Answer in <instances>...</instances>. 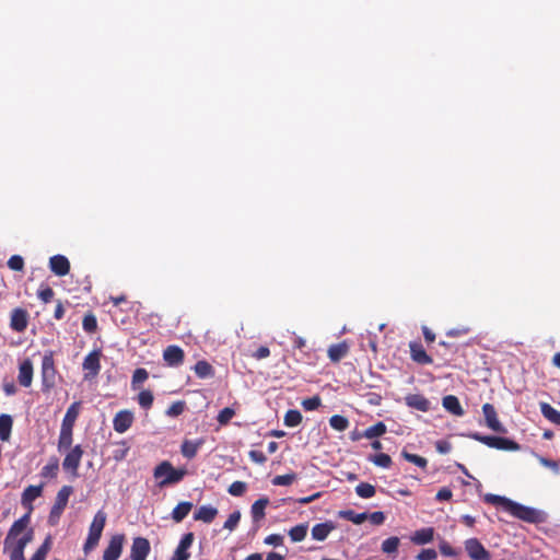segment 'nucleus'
Masks as SVG:
<instances>
[{"instance_id": "nucleus-35", "label": "nucleus", "mask_w": 560, "mask_h": 560, "mask_svg": "<svg viewBox=\"0 0 560 560\" xmlns=\"http://www.w3.org/2000/svg\"><path fill=\"white\" fill-rule=\"evenodd\" d=\"M72 493H73V488L71 486L61 487V489L58 491V493L56 495L54 505L65 510L68 504L69 498Z\"/></svg>"}, {"instance_id": "nucleus-63", "label": "nucleus", "mask_w": 560, "mask_h": 560, "mask_svg": "<svg viewBox=\"0 0 560 560\" xmlns=\"http://www.w3.org/2000/svg\"><path fill=\"white\" fill-rule=\"evenodd\" d=\"M51 547V537L48 536L44 542L40 545V547L36 550L35 555L40 556L42 558L46 559L47 553L49 552Z\"/></svg>"}, {"instance_id": "nucleus-56", "label": "nucleus", "mask_w": 560, "mask_h": 560, "mask_svg": "<svg viewBox=\"0 0 560 560\" xmlns=\"http://www.w3.org/2000/svg\"><path fill=\"white\" fill-rule=\"evenodd\" d=\"M322 404V400L318 396H313V397H310V398H306L302 401V407L307 410V411H312V410H316Z\"/></svg>"}, {"instance_id": "nucleus-41", "label": "nucleus", "mask_w": 560, "mask_h": 560, "mask_svg": "<svg viewBox=\"0 0 560 560\" xmlns=\"http://www.w3.org/2000/svg\"><path fill=\"white\" fill-rule=\"evenodd\" d=\"M138 404L143 409H150L154 401L153 393L150 389H142L138 394Z\"/></svg>"}, {"instance_id": "nucleus-15", "label": "nucleus", "mask_w": 560, "mask_h": 560, "mask_svg": "<svg viewBox=\"0 0 560 560\" xmlns=\"http://www.w3.org/2000/svg\"><path fill=\"white\" fill-rule=\"evenodd\" d=\"M34 366L31 359H24L19 365L18 382L23 387H30L33 382Z\"/></svg>"}, {"instance_id": "nucleus-23", "label": "nucleus", "mask_w": 560, "mask_h": 560, "mask_svg": "<svg viewBox=\"0 0 560 560\" xmlns=\"http://www.w3.org/2000/svg\"><path fill=\"white\" fill-rule=\"evenodd\" d=\"M27 324V312L23 308H15L11 314V328L18 332H22L26 329Z\"/></svg>"}, {"instance_id": "nucleus-52", "label": "nucleus", "mask_w": 560, "mask_h": 560, "mask_svg": "<svg viewBox=\"0 0 560 560\" xmlns=\"http://www.w3.org/2000/svg\"><path fill=\"white\" fill-rule=\"evenodd\" d=\"M246 489V482L237 480L230 485L228 492L233 497H241L245 493Z\"/></svg>"}, {"instance_id": "nucleus-28", "label": "nucleus", "mask_w": 560, "mask_h": 560, "mask_svg": "<svg viewBox=\"0 0 560 560\" xmlns=\"http://www.w3.org/2000/svg\"><path fill=\"white\" fill-rule=\"evenodd\" d=\"M192 503L189 501L179 502L172 511V518L176 523H180L191 511Z\"/></svg>"}, {"instance_id": "nucleus-36", "label": "nucleus", "mask_w": 560, "mask_h": 560, "mask_svg": "<svg viewBox=\"0 0 560 560\" xmlns=\"http://www.w3.org/2000/svg\"><path fill=\"white\" fill-rule=\"evenodd\" d=\"M483 500L489 504L501 506L505 512H508L510 504L512 503L511 499L492 493H487Z\"/></svg>"}, {"instance_id": "nucleus-9", "label": "nucleus", "mask_w": 560, "mask_h": 560, "mask_svg": "<svg viewBox=\"0 0 560 560\" xmlns=\"http://www.w3.org/2000/svg\"><path fill=\"white\" fill-rule=\"evenodd\" d=\"M101 352L98 350H94L90 352L83 361V370L86 371L84 377L85 378H94L101 370L100 363Z\"/></svg>"}, {"instance_id": "nucleus-29", "label": "nucleus", "mask_w": 560, "mask_h": 560, "mask_svg": "<svg viewBox=\"0 0 560 560\" xmlns=\"http://www.w3.org/2000/svg\"><path fill=\"white\" fill-rule=\"evenodd\" d=\"M332 529L331 523H318L312 528V537L318 541L325 540Z\"/></svg>"}, {"instance_id": "nucleus-34", "label": "nucleus", "mask_w": 560, "mask_h": 560, "mask_svg": "<svg viewBox=\"0 0 560 560\" xmlns=\"http://www.w3.org/2000/svg\"><path fill=\"white\" fill-rule=\"evenodd\" d=\"M113 445L115 446V450L113 451V459L115 462L124 460L130 451V445L128 444V442L121 440L113 443Z\"/></svg>"}, {"instance_id": "nucleus-39", "label": "nucleus", "mask_w": 560, "mask_h": 560, "mask_svg": "<svg viewBox=\"0 0 560 560\" xmlns=\"http://www.w3.org/2000/svg\"><path fill=\"white\" fill-rule=\"evenodd\" d=\"M149 378V372L143 368H138L133 371L131 377V388L133 390L140 389L141 384Z\"/></svg>"}, {"instance_id": "nucleus-25", "label": "nucleus", "mask_w": 560, "mask_h": 560, "mask_svg": "<svg viewBox=\"0 0 560 560\" xmlns=\"http://www.w3.org/2000/svg\"><path fill=\"white\" fill-rule=\"evenodd\" d=\"M443 407L452 415L462 417L465 411L459 402V399L454 395H447L442 399Z\"/></svg>"}, {"instance_id": "nucleus-24", "label": "nucleus", "mask_w": 560, "mask_h": 560, "mask_svg": "<svg viewBox=\"0 0 560 560\" xmlns=\"http://www.w3.org/2000/svg\"><path fill=\"white\" fill-rule=\"evenodd\" d=\"M218 515V509L211 505H201L195 513L194 520L210 524Z\"/></svg>"}, {"instance_id": "nucleus-4", "label": "nucleus", "mask_w": 560, "mask_h": 560, "mask_svg": "<svg viewBox=\"0 0 560 560\" xmlns=\"http://www.w3.org/2000/svg\"><path fill=\"white\" fill-rule=\"evenodd\" d=\"M470 439L478 441L488 447L500 450V451H509V452H517L521 450V445L508 438L503 436H494V435H482L478 432L470 433L468 435Z\"/></svg>"}, {"instance_id": "nucleus-26", "label": "nucleus", "mask_w": 560, "mask_h": 560, "mask_svg": "<svg viewBox=\"0 0 560 560\" xmlns=\"http://www.w3.org/2000/svg\"><path fill=\"white\" fill-rule=\"evenodd\" d=\"M434 538V528L433 527H425L416 530L412 536L410 537L411 541L415 545H425L433 540Z\"/></svg>"}, {"instance_id": "nucleus-51", "label": "nucleus", "mask_w": 560, "mask_h": 560, "mask_svg": "<svg viewBox=\"0 0 560 560\" xmlns=\"http://www.w3.org/2000/svg\"><path fill=\"white\" fill-rule=\"evenodd\" d=\"M234 416H235V410L231 407H225L222 410H220V412L217 417V421L221 425H226Z\"/></svg>"}, {"instance_id": "nucleus-40", "label": "nucleus", "mask_w": 560, "mask_h": 560, "mask_svg": "<svg viewBox=\"0 0 560 560\" xmlns=\"http://www.w3.org/2000/svg\"><path fill=\"white\" fill-rule=\"evenodd\" d=\"M59 471L57 458H51L47 465L42 468L40 476L44 478H56Z\"/></svg>"}, {"instance_id": "nucleus-20", "label": "nucleus", "mask_w": 560, "mask_h": 560, "mask_svg": "<svg viewBox=\"0 0 560 560\" xmlns=\"http://www.w3.org/2000/svg\"><path fill=\"white\" fill-rule=\"evenodd\" d=\"M411 359L421 365H428L433 362L432 357L427 353L420 342L412 341L409 343Z\"/></svg>"}, {"instance_id": "nucleus-22", "label": "nucleus", "mask_w": 560, "mask_h": 560, "mask_svg": "<svg viewBox=\"0 0 560 560\" xmlns=\"http://www.w3.org/2000/svg\"><path fill=\"white\" fill-rule=\"evenodd\" d=\"M269 504V499L267 497H262L258 500H256L252 508H250V514L253 522L255 524H259L260 521H262L266 516V508ZM259 527V525H256L255 530Z\"/></svg>"}, {"instance_id": "nucleus-16", "label": "nucleus", "mask_w": 560, "mask_h": 560, "mask_svg": "<svg viewBox=\"0 0 560 560\" xmlns=\"http://www.w3.org/2000/svg\"><path fill=\"white\" fill-rule=\"evenodd\" d=\"M194 538H195L194 533H191V532L186 533L182 537V539L172 557V560H188L190 557L188 549L191 547V545L194 542Z\"/></svg>"}, {"instance_id": "nucleus-19", "label": "nucleus", "mask_w": 560, "mask_h": 560, "mask_svg": "<svg viewBox=\"0 0 560 560\" xmlns=\"http://www.w3.org/2000/svg\"><path fill=\"white\" fill-rule=\"evenodd\" d=\"M384 433H386V425L384 422L378 421L365 429L363 432H359L357 430L352 431V441H357L362 438L374 439L383 435Z\"/></svg>"}, {"instance_id": "nucleus-14", "label": "nucleus", "mask_w": 560, "mask_h": 560, "mask_svg": "<svg viewBox=\"0 0 560 560\" xmlns=\"http://www.w3.org/2000/svg\"><path fill=\"white\" fill-rule=\"evenodd\" d=\"M133 413L130 410L118 411L113 419L114 430L118 433L126 432L133 423Z\"/></svg>"}, {"instance_id": "nucleus-33", "label": "nucleus", "mask_w": 560, "mask_h": 560, "mask_svg": "<svg viewBox=\"0 0 560 560\" xmlns=\"http://www.w3.org/2000/svg\"><path fill=\"white\" fill-rule=\"evenodd\" d=\"M201 444H202L201 441L194 442V441L185 440L180 446V452L184 457L191 459L197 455V452H198L199 447L201 446Z\"/></svg>"}, {"instance_id": "nucleus-27", "label": "nucleus", "mask_w": 560, "mask_h": 560, "mask_svg": "<svg viewBox=\"0 0 560 560\" xmlns=\"http://www.w3.org/2000/svg\"><path fill=\"white\" fill-rule=\"evenodd\" d=\"M80 407H81L80 401H74L73 404L70 405V407L67 409V412L62 419V423H61L62 428L73 429V425H74L75 420L80 412Z\"/></svg>"}, {"instance_id": "nucleus-21", "label": "nucleus", "mask_w": 560, "mask_h": 560, "mask_svg": "<svg viewBox=\"0 0 560 560\" xmlns=\"http://www.w3.org/2000/svg\"><path fill=\"white\" fill-rule=\"evenodd\" d=\"M405 402L409 408L428 412L431 409V402L421 394H409L405 397Z\"/></svg>"}, {"instance_id": "nucleus-8", "label": "nucleus", "mask_w": 560, "mask_h": 560, "mask_svg": "<svg viewBox=\"0 0 560 560\" xmlns=\"http://www.w3.org/2000/svg\"><path fill=\"white\" fill-rule=\"evenodd\" d=\"M31 522L30 513H25L19 520H16L10 527L7 537L4 539V549H8L12 540L18 538L24 530H26Z\"/></svg>"}, {"instance_id": "nucleus-57", "label": "nucleus", "mask_w": 560, "mask_h": 560, "mask_svg": "<svg viewBox=\"0 0 560 560\" xmlns=\"http://www.w3.org/2000/svg\"><path fill=\"white\" fill-rule=\"evenodd\" d=\"M54 295V290L48 285L40 288L37 292V296L43 303H49L52 300Z\"/></svg>"}, {"instance_id": "nucleus-6", "label": "nucleus", "mask_w": 560, "mask_h": 560, "mask_svg": "<svg viewBox=\"0 0 560 560\" xmlns=\"http://www.w3.org/2000/svg\"><path fill=\"white\" fill-rule=\"evenodd\" d=\"M83 454L84 451L81 445L78 444L71 447L63 458L62 468L77 476Z\"/></svg>"}, {"instance_id": "nucleus-38", "label": "nucleus", "mask_w": 560, "mask_h": 560, "mask_svg": "<svg viewBox=\"0 0 560 560\" xmlns=\"http://www.w3.org/2000/svg\"><path fill=\"white\" fill-rule=\"evenodd\" d=\"M348 352V346L346 342L332 345L328 349V357L332 362L339 361Z\"/></svg>"}, {"instance_id": "nucleus-32", "label": "nucleus", "mask_w": 560, "mask_h": 560, "mask_svg": "<svg viewBox=\"0 0 560 560\" xmlns=\"http://www.w3.org/2000/svg\"><path fill=\"white\" fill-rule=\"evenodd\" d=\"M540 411L542 416L550 422L560 425V411L548 402H540Z\"/></svg>"}, {"instance_id": "nucleus-54", "label": "nucleus", "mask_w": 560, "mask_h": 560, "mask_svg": "<svg viewBox=\"0 0 560 560\" xmlns=\"http://www.w3.org/2000/svg\"><path fill=\"white\" fill-rule=\"evenodd\" d=\"M185 407H186V404L185 401H175L173 402L166 410V415L168 417H178L179 415H182L185 410Z\"/></svg>"}, {"instance_id": "nucleus-53", "label": "nucleus", "mask_w": 560, "mask_h": 560, "mask_svg": "<svg viewBox=\"0 0 560 560\" xmlns=\"http://www.w3.org/2000/svg\"><path fill=\"white\" fill-rule=\"evenodd\" d=\"M240 520H241V512L240 511H234L233 513H231L228 517V520L225 521L223 527L225 529H229L230 532H233L238 523H240Z\"/></svg>"}, {"instance_id": "nucleus-45", "label": "nucleus", "mask_w": 560, "mask_h": 560, "mask_svg": "<svg viewBox=\"0 0 560 560\" xmlns=\"http://www.w3.org/2000/svg\"><path fill=\"white\" fill-rule=\"evenodd\" d=\"M369 459L376 466L382 468H389L392 465V458L385 453H378L371 455Z\"/></svg>"}, {"instance_id": "nucleus-55", "label": "nucleus", "mask_w": 560, "mask_h": 560, "mask_svg": "<svg viewBox=\"0 0 560 560\" xmlns=\"http://www.w3.org/2000/svg\"><path fill=\"white\" fill-rule=\"evenodd\" d=\"M8 266L14 271H21L24 268V259L20 255H13L9 258Z\"/></svg>"}, {"instance_id": "nucleus-60", "label": "nucleus", "mask_w": 560, "mask_h": 560, "mask_svg": "<svg viewBox=\"0 0 560 560\" xmlns=\"http://www.w3.org/2000/svg\"><path fill=\"white\" fill-rule=\"evenodd\" d=\"M436 558H438V552L435 551V549H432V548L422 549L417 555V560H435Z\"/></svg>"}, {"instance_id": "nucleus-59", "label": "nucleus", "mask_w": 560, "mask_h": 560, "mask_svg": "<svg viewBox=\"0 0 560 560\" xmlns=\"http://www.w3.org/2000/svg\"><path fill=\"white\" fill-rule=\"evenodd\" d=\"M62 512L63 509L52 505L49 512L48 523L52 526L56 525L59 522Z\"/></svg>"}, {"instance_id": "nucleus-5", "label": "nucleus", "mask_w": 560, "mask_h": 560, "mask_svg": "<svg viewBox=\"0 0 560 560\" xmlns=\"http://www.w3.org/2000/svg\"><path fill=\"white\" fill-rule=\"evenodd\" d=\"M508 513L527 523H539L542 521V514L540 511L530 506H525L515 501H512V503L510 504Z\"/></svg>"}, {"instance_id": "nucleus-11", "label": "nucleus", "mask_w": 560, "mask_h": 560, "mask_svg": "<svg viewBox=\"0 0 560 560\" xmlns=\"http://www.w3.org/2000/svg\"><path fill=\"white\" fill-rule=\"evenodd\" d=\"M151 547L150 542L144 537H136L133 538L131 550H130V559L131 560H145L148 555L150 553Z\"/></svg>"}, {"instance_id": "nucleus-30", "label": "nucleus", "mask_w": 560, "mask_h": 560, "mask_svg": "<svg viewBox=\"0 0 560 560\" xmlns=\"http://www.w3.org/2000/svg\"><path fill=\"white\" fill-rule=\"evenodd\" d=\"M194 371L199 378H208L214 375L213 366L206 360H200L194 365Z\"/></svg>"}, {"instance_id": "nucleus-44", "label": "nucleus", "mask_w": 560, "mask_h": 560, "mask_svg": "<svg viewBox=\"0 0 560 560\" xmlns=\"http://www.w3.org/2000/svg\"><path fill=\"white\" fill-rule=\"evenodd\" d=\"M306 533H307V525L300 524L290 529L289 536L292 541L299 542L305 538Z\"/></svg>"}, {"instance_id": "nucleus-12", "label": "nucleus", "mask_w": 560, "mask_h": 560, "mask_svg": "<svg viewBox=\"0 0 560 560\" xmlns=\"http://www.w3.org/2000/svg\"><path fill=\"white\" fill-rule=\"evenodd\" d=\"M184 359V350L176 345L167 346L163 351V360L168 366H179L183 364Z\"/></svg>"}, {"instance_id": "nucleus-37", "label": "nucleus", "mask_w": 560, "mask_h": 560, "mask_svg": "<svg viewBox=\"0 0 560 560\" xmlns=\"http://www.w3.org/2000/svg\"><path fill=\"white\" fill-rule=\"evenodd\" d=\"M72 430L69 428L60 429L59 439H58V451L61 452L63 450H68L72 444Z\"/></svg>"}, {"instance_id": "nucleus-64", "label": "nucleus", "mask_w": 560, "mask_h": 560, "mask_svg": "<svg viewBox=\"0 0 560 560\" xmlns=\"http://www.w3.org/2000/svg\"><path fill=\"white\" fill-rule=\"evenodd\" d=\"M266 545L270 546H281L283 544V537L279 534H271L267 536L264 540Z\"/></svg>"}, {"instance_id": "nucleus-42", "label": "nucleus", "mask_w": 560, "mask_h": 560, "mask_svg": "<svg viewBox=\"0 0 560 560\" xmlns=\"http://www.w3.org/2000/svg\"><path fill=\"white\" fill-rule=\"evenodd\" d=\"M400 540L396 536H392L382 542V551L386 555L397 553Z\"/></svg>"}, {"instance_id": "nucleus-17", "label": "nucleus", "mask_w": 560, "mask_h": 560, "mask_svg": "<svg viewBox=\"0 0 560 560\" xmlns=\"http://www.w3.org/2000/svg\"><path fill=\"white\" fill-rule=\"evenodd\" d=\"M49 268L56 276L63 277L70 271V261L63 255H55L49 258Z\"/></svg>"}, {"instance_id": "nucleus-2", "label": "nucleus", "mask_w": 560, "mask_h": 560, "mask_svg": "<svg viewBox=\"0 0 560 560\" xmlns=\"http://www.w3.org/2000/svg\"><path fill=\"white\" fill-rule=\"evenodd\" d=\"M42 390L49 393L57 384L58 371L55 365L54 351H46L40 366Z\"/></svg>"}, {"instance_id": "nucleus-48", "label": "nucleus", "mask_w": 560, "mask_h": 560, "mask_svg": "<svg viewBox=\"0 0 560 560\" xmlns=\"http://www.w3.org/2000/svg\"><path fill=\"white\" fill-rule=\"evenodd\" d=\"M401 456L407 462L412 463V464L417 465L418 467H420L422 469H424L427 467V465H428L427 458H424V457H422L420 455L411 454V453H408L407 451H402L401 452Z\"/></svg>"}, {"instance_id": "nucleus-7", "label": "nucleus", "mask_w": 560, "mask_h": 560, "mask_svg": "<svg viewBox=\"0 0 560 560\" xmlns=\"http://www.w3.org/2000/svg\"><path fill=\"white\" fill-rule=\"evenodd\" d=\"M482 413L485 417L486 425L494 432L506 433V428L500 422L498 412L492 404L486 402L482 405Z\"/></svg>"}, {"instance_id": "nucleus-50", "label": "nucleus", "mask_w": 560, "mask_h": 560, "mask_svg": "<svg viewBox=\"0 0 560 560\" xmlns=\"http://www.w3.org/2000/svg\"><path fill=\"white\" fill-rule=\"evenodd\" d=\"M298 476L295 472L279 475L272 479L275 486H290L296 480Z\"/></svg>"}, {"instance_id": "nucleus-62", "label": "nucleus", "mask_w": 560, "mask_h": 560, "mask_svg": "<svg viewBox=\"0 0 560 560\" xmlns=\"http://www.w3.org/2000/svg\"><path fill=\"white\" fill-rule=\"evenodd\" d=\"M51 547V537L48 536L44 542L40 545V547L36 550L35 555L40 556L42 558L46 559L47 553L49 552Z\"/></svg>"}, {"instance_id": "nucleus-10", "label": "nucleus", "mask_w": 560, "mask_h": 560, "mask_svg": "<svg viewBox=\"0 0 560 560\" xmlns=\"http://www.w3.org/2000/svg\"><path fill=\"white\" fill-rule=\"evenodd\" d=\"M465 549L472 560H490L489 551L476 538L468 539L465 542Z\"/></svg>"}, {"instance_id": "nucleus-47", "label": "nucleus", "mask_w": 560, "mask_h": 560, "mask_svg": "<svg viewBox=\"0 0 560 560\" xmlns=\"http://www.w3.org/2000/svg\"><path fill=\"white\" fill-rule=\"evenodd\" d=\"M82 327L85 332L88 334H94L97 329V319L96 316L93 313L85 314Z\"/></svg>"}, {"instance_id": "nucleus-31", "label": "nucleus", "mask_w": 560, "mask_h": 560, "mask_svg": "<svg viewBox=\"0 0 560 560\" xmlns=\"http://www.w3.org/2000/svg\"><path fill=\"white\" fill-rule=\"evenodd\" d=\"M13 420L10 415H0V440L8 441L12 431Z\"/></svg>"}, {"instance_id": "nucleus-58", "label": "nucleus", "mask_w": 560, "mask_h": 560, "mask_svg": "<svg viewBox=\"0 0 560 560\" xmlns=\"http://www.w3.org/2000/svg\"><path fill=\"white\" fill-rule=\"evenodd\" d=\"M26 546V541L20 537L19 539L15 538L12 540L8 548L11 549L10 552H18L19 555L24 556V549Z\"/></svg>"}, {"instance_id": "nucleus-61", "label": "nucleus", "mask_w": 560, "mask_h": 560, "mask_svg": "<svg viewBox=\"0 0 560 560\" xmlns=\"http://www.w3.org/2000/svg\"><path fill=\"white\" fill-rule=\"evenodd\" d=\"M248 456L256 464L262 465L267 462V457L261 451L252 450L249 451Z\"/></svg>"}, {"instance_id": "nucleus-13", "label": "nucleus", "mask_w": 560, "mask_h": 560, "mask_svg": "<svg viewBox=\"0 0 560 560\" xmlns=\"http://www.w3.org/2000/svg\"><path fill=\"white\" fill-rule=\"evenodd\" d=\"M124 539V535L113 536L104 550L103 560H118L122 551Z\"/></svg>"}, {"instance_id": "nucleus-1", "label": "nucleus", "mask_w": 560, "mask_h": 560, "mask_svg": "<svg viewBox=\"0 0 560 560\" xmlns=\"http://www.w3.org/2000/svg\"><path fill=\"white\" fill-rule=\"evenodd\" d=\"M185 469H176L168 460H163L153 470V477L159 480V487L175 485L182 481L186 475Z\"/></svg>"}, {"instance_id": "nucleus-3", "label": "nucleus", "mask_w": 560, "mask_h": 560, "mask_svg": "<svg viewBox=\"0 0 560 560\" xmlns=\"http://www.w3.org/2000/svg\"><path fill=\"white\" fill-rule=\"evenodd\" d=\"M106 518L107 515L103 510L97 511L94 515L93 521L89 527L88 538L83 546V551L85 555H89L98 545L106 524Z\"/></svg>"}, {"instance_id": "nucleus-46", "label": "nucleus", "mask_w": 560, "mask_h": 560, "mask_svg": "<svg viewBox=\"0 0 560 560\" xmlns=\"http://www.w3.org/2000/svg\"><path fill=\"white\" fill-rule=\"evenodd\" d=\"M355 492L363 499H370L375 494V487L368 482H361L355 487Z\"/></svg>"}, {"instance_id": "nucleus-18", "label": "nucleus", "mask_w": 560, "mask_h": 560, "mask_svg": "<svg viewBox=\"0 0 560 560\" xmlns=\"http://www.w3.org/2000/svg\"><path fill=\"white\" fill-rule=\"evenodd\" d=\"M43 493V485L39 486H28L24 489L22 497H21V503L24 508L27 509L26 513H30V515L33 512V501L39 498Z\"/></svg>"}, {"instance_id": "nucleus-43", "label": "nucleus", "mask_w": 560, "mask_h": 560, "mask_svg": "<svg viewBox=\"0 0 560 560\" xmlns=\"http://www.w3.org/2000/svg\"><path fill=\"white\" fill-rule=\"evenodd\" d=\"M302 422V415L296 409H290L284 415V424L287 427H296Z\"/></svg>"}, {"instance_id": "nucleus-49", "label": "nucleus", "mask_w": 560, "mask_h": 560, "mask_svg": "<svg viewBox=\"0 0 560 560\" xmlns=\"http://www.w3.org/2000/svg\"><path fill=\"white\" fill-rule=\"evenodd\" d=\"M329 424L337 431H345L349 425V421L343 416L335 415L329 419Z\"/></svg>"}]
</instances>
